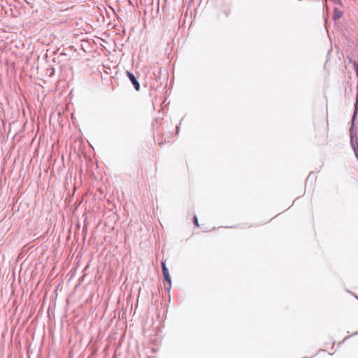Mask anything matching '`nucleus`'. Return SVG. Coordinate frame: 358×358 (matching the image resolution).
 <instances>
[{
    "label": "nucleus",
    "mask_w": 358,
    "mask_h": 358,
    "mask_svg": "<svg viewBox=\"0 0 358 358\" xmlns=\"http://www.w3.org/2000/svg\"><path fill=\"white\" fill-rule=\"evenodd\" d=\"M349 62L352 63V66H354L355 72H357V75L358 77V63H357V62H354L353 60H352V59L349 58ZM357 100L358 101V90H357Z\"/></svg>",
    "instance_id": "obj_2"
},
{
    "label": "nucleus",
    "mask_w": 358,
    "mask_h": 358,
    "mask_svg": "<svg viewBox=\"0 0 358 358\" xmlns=\"http://www.w3.org/2000/svg\"><path fill=\"white\" fill-rule=\"evenodd\" d=\"M193 221H194V225H196V227H199V224H198V220H197V217L196 215L194 216Z\"/></svg>",
    "instance_id": "obj_6"
},
{
    "label": "nucleus",
    "mask_w": 358,
    "mask_h": 358,
    "mask_svg": "<svg viewBox=\"0 0 358 358\" xmlns=\"http://www.w3.org/2000/svg\"><path fill=\"white\" fill-rule=\"evenodd\" d=\"M162 273L166 274L169 273L168 268L166 267L165 262H162Z\"/></svg>",
    "instance_id": "obj_4"
},
{
    "label": "nucleus",
    "mask_w": 358,
    "mask_h": 358,
    "mask_svg": "<svg viewBox=\"0 0 358 358\" xmlns=\"http://www.w3.org/2000/svg\"><path fill=\"white\" fill-rule=\"evenodd\" d=\"M342 13L340 10H338L337 9H335L334 14V19L338 20L341 17Z\"/></svg>",
    "instance_id": "obj_3"
},
{
    "label": "nucleus",
    "mask_w": 358,
    "mask_h": 358,
    "mask_svg": "<svg viewBox=\"0 0 358 358\" xmlns=\"http://www.w3.org/2000/svg\"><path fill=\"white\" fill-rule=\"evenodd\" d=\"M164 279L168 283H171V277L169 273H164Z\"/></svg>",
    "instance_id": "obj_5"
},
{
    "label": "nucleus",
    "mask_w": 358,
    "mask_h": 358,
    "mask_svg": "<svg viewBox=\"0 0 358 358\" xmlns=\"http://www.w3.org/2000/svg\"><path fill=\"white\" fill-rule=\"evenodd\" d=\"M127 76H128V78L130 82L132 83L133 86H134L135 90L138 91L139 84L138 80L136 79L135 76L133 75V73L129 71H127Z\"/></svg>",
    "instance_id": "obj_1"
}]
</instances>
